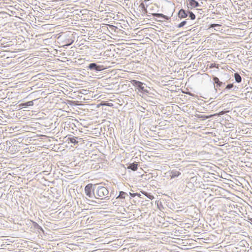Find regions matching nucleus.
<instances>
[{
	"label": "nucleus",
	"instance_id": "nucleus-1",
	"mask_svg": "<svg viewBox=\"0 0 252 252\" xmlns=\"http://www.w3.org/2000/svg\"><path fill=\"white\" fill-rule=\"evenodd\" d=\"M93 190L94 191V198L100 199L109 200V190L105 187L94 185Z\"/></svg>",
	"mask_w": 252,
	"mask_h": 252
},
{
	"label": "nucleus",
	"instance_id": "nucleus-2",
	"mask_svg": "<svg viewBox=\"0 0 252 252\" xmlns=\"http://www.w3.org/2000/svg\"><path fill=\"white\" fill-rule=\"evenodd\" d=\"M94 185L92 184H88L85 188V193L86 195L90 198L94 197V191L93 190Z\"/></svg>",
	"mask_w": 252,
	"mask_h": 252
},
{
	"label": "nucleus",
	"instance_id": "nucleus-3",
	"mask_svg": "<svg viewBox=\"0 0 252 252\" xmlns=\"http://www.w3.org/2000/svg\"><path fill=\"white\" fill-rule=\"evenodd\" d=\"M88 68L90 70H94L96 71H99L103 69V66L97 65L96 63H91L88 66Z\"/></svg>",
	"mask_w": 252,
	"mask_h": 252
},
{
	"label": "nucleus",
	"instance_id": "nucleus-4",
	"mask_svg": "<svg viewBox=\"0 0 252 252\" xmlns=\"http://www.w3.org/2000/svg\"><path fill=\"white\" fill-rule=\"evenodd\" d=\"M132 82L133 85L135 86L139 91L147 92L143 86L144 84L143 83L135 80H133Z\"/></svg>",
	"mask_w": 252,
	"mask_h": 252
},
{
	"label": "nucleus",
	"instance_id": "nucleus-5",
	"mask_svg": "<svg viewBox=\"0 0 252 252\" xmlns=\"http://www.w3.org/2000/svg\"><path fill=\"white\" fill-rule=\"evenodd\" d=\"M128 197V194L126 192L124 191H120L119 195L116 198V199L120 200L121 203H124L126 201V199Z\"/></svg>",
	"mask_w": 252,
	"mask_h": 252
},
{
	"label": "nucleus",
	"instance_id": "nucleus-6",
	"mask_svg": "<svg viewBox=\"0 0 252 252\" xmlns=\"http://www.w3.org/2000/svg\"><path fill=\"white\" fill-rule=\"evenodd\" d=\"M187 6L189 8H190L201 6V5L195 0H188Z\"/></svg>",
	"mask_w": 252,
	"mask_h": 252
},
{
	"label": "nucleus",
	"instance_id": "nucleus-7",
	"mask_svg": "<svg viewBox=\"0 0 252 252\" xmlns=\"http://www.w3.org/2000/svg\"><path fill=\"white\" fill-rule=\"evenodd\" d=\"M179 17L181 18H186L188 16V13L184 9H181L178 13Z\"/></svg>",
	"mask_w": 252,
	"mask_h": 252
},
{
	"label": "nucleus",
	"instance_id": "nucleus-8",
	"mask_svg": "<svg viewBox=\"0 0 252 252\" xmlns=\"http://www.w3.org/2000/svg\"><path fill=\"white\" fill-rule=\"evenodd\" d=\"M233 89V91H236V89H237L238 88L236 87H234V86L232 84H228L225 88L224 90V92H229L228 91Z\"/></svg>",
	"mask_w": 252,
	"mask_h": 252
},
{
	"label": "nucleus",
	"instance_id": "nucleus-9",
	"mask_svg": "<svg viewBox=\"0 0 252 252\" xmlns=\"http://www.w3.org/2000/svg\"><path fill=\"white\" fill-rule=\"evenodd\" d=\"M35 100H34V101H35ZM33 104H34L33 100H32V101H29L25 102V103H21V104H20V106L25 108V107H27V106H32V105H33Z\"/></svg>",
	"mask_w": 252,
	"mask_h": 252
},
{
	"label": "nucleus",
	"instance_id": "nucleus-10",
	"mask_svg": "<svg viewBox=\"0 0 252 252\" xmlns=\"http://www.w3.org/2000/svg\"><path fill=\"white\" fill-rule=\"evenodd\" d=\"M181 174V173L176 170H172L170 173V176L171 177V178H174L176 177H178Z\"/></svg>",
	"mask_w": 252,
	"mask_h": 252
},
{
	"label": "nucleus",
	"instance_id": "nucleus-11",
	"mask_svg": "<svg viewBox=\"0 0 252 252\" xmlns=\"http://www.w3.org/2000/svg\"><path fill=\"white\" fill-rule=\"evenodd\" d=\"M213 80L216 84L217 86L221 87L222 85L225 84V83H223L222 82L220 81L219 79L217 77H214L213 78Z\"/></svg>",
	"mask_w": 252,
	"mask_h": 252
},
{
	"label": "nucleus",
	"instance_id": "nucleus-12",
	"mask_svg": "<svg viewBox=\"0 0 252 252\" xmlns=\"http://www.w3.org/2000/svg\"><path fill=\"white\" fill-rule=\"evenodd\" d=\"M138 164L136 163H132L129 165L127 167L128 169H130L132 171H136L137 169Z\"/></svg>",
	"mask_w": 252,
	"mask_h": 252
},
{
	"label": "nucleus",
	"instance_id": "nucleus-13",
	"mask_svg": "<svg viewBox=\"0 0 252 252\" xmlns=\"http://www.w3.org/2000/svg\"><path fill=\"white\" fill-rule=\"evenodd\" d=\"M76 137H70L69 136L67 138V140L69 141L71 143L76 144L78 143V141L76 140Z\"/></svg>",
	"mask_w": 252,
	"mask_h": 252
},
{
	"label": "nucleus",
	"instance_id": "nucleus-14",
	"mask_svg": "<svg viewBox=\"0 0 252 252\" xmlns=\"http://www.w3.org/2000/svg\"><path fill=\"white\" fill-rule=\"evenodd\" d=\"M153 15L155 17H158V18H164V19H165L166 20H168V16H166V15H163V14H161V13H154L153 14Z\"/></svg>",
	"mask_w": 252,
	"mask_h": 252
},
{
	"label": "nucleus",
	"instance_id": "nucleus-15",
	"mask_svg": "<svg viewBox=\"0 0 252 252\" xmlns=\"http://www.w3.org/2000/svg\"><path fill=\"white\" fill-rule=\"evenodd\" d=\"M234 77L236 82L240 83L241 82V77L238 73H234Z\"/></svg>",
	"mask_w": 252,
	"mask_h": 252
},
{
	"label": "nucleus",
	"instance_id": "nucleus-16",
	"mask_svg": "<svg viewBox=\"0 0 252 252\" xmlns=\"http://www.w3.org/2000/svg\"><path fill=\"white\" fill-rule=\"evenodd\" d=\"M221 27V25L220 24H212L210 25V28H215V30L216 31H220V27Z\"/></svg>",
	"mask_w": 252,
	"mask_h": 252
},
{
	"label": "nucleus",
	"instance_id": "nucleus-17",
	"mask_svg": "<svg viewBox=\"0 0 252 252\" xmlns=\"http://www.w3.org/2000/svg\"><path fill=\"white\" fill-rule=\"evenodd\" d=\"M189 17L191 20H194L195 18V15L192 12H189Z\"/></svg>",
	"mask_w": 252,
	"mask_h": 252
},
{
	"label": "nucleus",
	"instance_id": "nucleus-18",
	"mask_svg": "<svg viewBox=\"0 0 252 252\" xmlns=\"http://www.w3.org/2000/svg\"><path fill=\"white\" fill-rule=\"evenodd\" d=\"M187 24V21H183L181 23H180L178 26V28H181L184 27L186 24Z\"/></svg>",
	"mask_w": 252,
	"mask_h": 252
},
{
	"label": "nucleus",
	"instance_id": "nucleus-19",
	"mask_svg": "<svg viewBox=\"0 0 252 252\" xmlns=\"http://www.w3.org/2000/svg\"><path fill=\"white\" fill-rule=\"evenodd\" d=\"M102 105L112 107L113 106V104L112 103H108V102H103L102 103Z\"/></svg>",
	"mask_w": 252,
	"mask_h": 252
},
{
	"label": "nucleus",
	"instance_id": "nucleus-20",
	"mask_svg": "<svg viewBox=\"0 0 252 252\" xmlns=\"http://www.w3.org/2000/svg\"><path fill=\"white\" fill-rule=\"evenodd\" d=\"M212 116V115H210V116L201 115V116L199 117V118H202L203 119H207L209 118H211Z\"/></svg>",
	"mask_w": 252,
	"mask_h": 252
},
{
	"label": "nucleus",
	"instance_id": "nucleus-21",
	"mask_svg": "<svg viewBox=\"0 0 252 252\" xmlns=\"http://www.w3.org/2000/svg\"><path fill=\"white\" fill-rule=\"evenodd\" d=\"M210 68L216 67V68H219V64H216V63H211L210 66Z\"/></svg>",
	"mask_w": 252,
	"mask_h": 252
},
{
	"label": "nucleus",
	"instance_id": "nucleus-22",
	"mask_svg": "<svg viewBox=\"0 0 252 252\" xmlns=\"http://www.w3.org/2000/svg\"><path fill=\"white\" fill-rule=\"evenodd\" d=\"M147 197L148 198H149V199L152 200L153 199H154V196L152 195H151V194H147Z\"/></svg>",
	"mask_w": 252,
	"mask_h": 252
},
{
	"label": "nucleus",
	"instance_id": "nucleus-23",
	"mask_svg": "<svg viewBox=\"0 0 252 252\" xmlns=\"http://www.w3.org/2000/svg\"><path fill=\"white\" fill-rule=\"evenodd\" d=\"M224 112L223 111H221L220 112L219 114H215L214 115V116H216V115H218V116H220V115H222L224 114Z\"/></svg>",
	"mask_w": 252,
	"mask_h": 252
},
{
	"label": "nucleus",
	"instance_id": "nucleus-24",
	"mask_svg": "<svg viewBox=\"0 0 252 252\" xmlns=\"http://www.w3.org/2000/svg\"><path fill=\"white\" fill-rule=\"evenodd\" d=\"M129 194H130V195L132 197H134V196H135V194H134V193H131L129 192Z\"/></svg>",
	"mask_w": 252,
	"mask_h": 252
},
{
	"label": "nucleus",
	"instance_id": "nucleus-25",
	"mask_svg": "<svg viewBox=\"0 0 252 252\" xmlns=\"http://www.w3.org/2000/svg\"><path fill=\"white\" fill-rule=\"evenodd\" d=\"M140 6H142L143 8L145 9L144 4L143 3H141Z\"/></svg>",
	"mask_w": 252,
	"mask_h": 252
},
{
	"label": "nucleus",
	"instance_id": "nucleus-26",
	"mask_svg": "<svg viewBox=\"0 0 252 252\" xmlns=\"http://www.w3.org/2000/svg\"><path fill=\"white\" fill-rule=\"evenodd\" d=\"M113 203H116L115 205H117V204H119V203H116V201H114Z\"/></svg>",
	"mask_w": 252,
	"mask_h": 252
}]
</instances>
